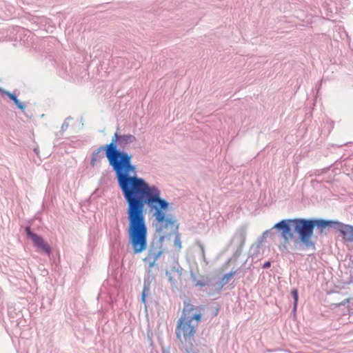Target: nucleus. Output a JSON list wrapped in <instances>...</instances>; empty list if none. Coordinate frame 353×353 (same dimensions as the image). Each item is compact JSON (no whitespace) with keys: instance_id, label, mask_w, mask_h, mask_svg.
I'll list each match as a JSON object with an SVG mask.
<instances>
[{"instance_id":"1","label":"nucleus","mask_w":353,"mask_h":353,"mask_svg":"<svg viewBox=\"0 0 353 353\" xmlns=\"http://www.w3.org/2000/svg\"><path fill=\"white\" fill-rule=\"evenodd\" d=\"M135 141L136 137L132 134L115 133L109 144L100 146L93 152L90 164L94 166L101 159L99 154L105 151L128 203L129 242L133 253L137 254L145 251L148 246L145 204L154 212L153 216L160 223L161 229L173 225L174 222L172 219L165 217L169 203L161 198L160 190L156 186H150L142 178L136 176V167L131 162L132 155L118 149V146L124 148Z\"/></svg>"},{"instance_id":"2","label":"nucleus","mask_w":353,"mask_h":353,"mask_svg":"<svg viewBox=\"0 0 353 353\" xmlns=\"http://www.w3.org/2000/svg\"><path fill=\"white\" fill-rule=\"evenodd\" d=\"M336 223L338 221L323 219H293L282 220L276 223L273 228L279 230L280 235L283 239V243L279 246L280 250L288 251L287 243L294 237L292 228L299 234L301 241L307 247H311L314 246L310 239L315 226L321 228L323 232V229L326 227H336Z\"/></svg>"},{"instance_id":"3","label":"nucleus","mask_w":353,"mask_h":353,"mask_svg":"<svg viewBox=\"0 0 353 353\" xmlns=\"http://www.w3.org/2000/svg\"><path fill=\"white\" fill-rule=\"evenodd\" d=\"M201 309V306L185 302L182 316L177 322L176 336L187 352L192 348L194 336L202 319Z\"/></svg>"},{"instance_id":"4","label":"nucleus","mask_w":353,"mask_h":353,"mask_svg":"<svg viewBox=\"0 0 353 353\" xmlns=\"http://www.w3.org/2000/svg\"><path fill=\"white\" fill-rule=\"evenodd\" d=\"M168 210V208H167V210L165 211V217L172 219L174 223L172 226L169 225V226H167L166 228H163L161 229V225L160 224V223H159L157 221V219H155V221H157V223L158 225V226H157L158 232H163L164 234H161V237H160L161 245L157 247L152 246V248H150V250H148V252L146 256L143 259L144 262H145L148 264L149 268H151L152 267H153L155 265L156 261L158 260V259L162 255V254L164 252V249L162 248L161 243L163 241L165 237L170 236L172 234H165L167 230H169L170 232H175L179 228V225L177 224L176 220L174 218V216H169L167 214ZM154 219H156V218L154 217Z\"/></svg>"},{"instance_id":"5","label":"nucleus","mask_w":353,"mask_h":353,"mask_svg":"<svg viewBox=\"0 0 353 353\" xmlns=\"http://www.w3.org/2000/svg\"><path fill=\"white\" fill-rule=\"evenodd\" d=\"M26 231L27 235L32 239L34 246H36L39 250V251L45 252L47 254H50V247L41 236L32 232L30 228H27Z\"/></svg>"},{"instance_id":"6","label":"nucleus","mask_w":353,"mask_h":353,"mask_svg":"<svg viewBox=\"0 0 353 353\" xmlns=\"http://www.w3.org/2000/svg\"><path fill=\"white\" fill-rule=\"evenodd\" d=\"M336 228L342 234L344 240L353 241V226L338 222L336 225Z\"/></svg>"},{"instance_id":"7","label":"nucleus","mask_w":353,"mask_h":353,"mask_svg":"<svg viewBox=\"0 0 353 353\" xmlns=\"http://www.w3.org/2000/svg\"><path fill=\"white\" fill-rule=\"evenodd\" d=\"M5 93L7 94V96L14 101V103H15V105L21 110H23L26 108V105L21 103L17 98V97L12 94V93H10L9 92H5Z\"/></svg>"},{"instance_id":"8","label":"nucleus","mask_w":353,"mask_h":353,"mask_svg":"<svg viewBox=\"0 0 353 353\" xmlns=\"http://www.w3.org/2000/svg\"><path fill=\"white\" fill-rule=\"evenodd\" d=\"M234 274L235 272H230V273L225 274L223 276L221 281L219 284V288H222L223 285L227 284L228 281L231 279V278L234 275Z\"/></svg>"},{"instance_id":"9","label":"nucleus","mask_w":353,"mask_h":353,"mask_svg":"<svg viewBox=\"0 0 353 353\" xmlns=\"http://www.w3.org/2000/svg\"><path fill=\"white\" fill-rule=\"evenodd\" d=\"M291 294H292V295L293 296V299H294V307H293V309H294V310H296V307H297L298 298H299L297 290L296 289L292 290Z\"/></svg>"},{"instance_id":"10","label":"nucleus","mask_w":353,"mask_h":353,"mask_svg":"<svg viewBox=\"0 0 353 353\" xmlns=\"http://www.w3.org/2000/svg\"><path fill=\"white\" fill-rule=\"evenodd\" d=\"M174 245L176 247H177L179 249L181 248V237L179 234H176L174 238Z\"/></svg>"},{"instance_id":"11","label":"nucleus","mask_w":353,"mask_h":353,"mask_svg":"<svg viewBox=\"0 0 353 353\" xmlns=\"http://www.w3.org/2000/svg\"><path fill=\"white\" fill-rule=\"evenodd\" d=\"M270 267V262L268 261V262H265L263 265V268H268Z\"/></svg>"},{"instance_id":"12","label":"nucleus","mask_w":353,"mask_h":353,"mask_svg":"<svg viewBox=\"0 0 353 353\" xmlns=\"http://www.w3.org/2000/svg\"><path fill=\"white\" fill-rule=\"evenodd\" d=\"M142 299H143V300H144V299H145V296H144V294L143 295Z\"/></svg>"}]
</instances>
